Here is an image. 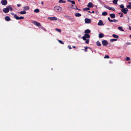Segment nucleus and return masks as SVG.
I'll list each match as a JSON object with an SVG mask.
<instances>
[{
    "mask_svg": "<svg viewBox=\"0 0 131 131\" xmlns=\"http://www.w3.org/2000/svg\"><path fill=\"white\" fill-rule=\"evenodd\" d=\"M13 10V8L10 6H7L6 8H4L3 9V12L5 13H8L9 12V10L11 11Z\"/></svg>",
    "mask_w": 131,
    "mask_h": 131,
    "instance_id": "1",
    "label": "nucleus"
},
{
    "mask_svg": "<svg viewBox=\"0 0 131 131\" xmlns=\"http://www.w3.org/2000/svg\"><path fill=\"white\" fill-rule=\"evenodd\" d=\"M53 10L56 12H60L62 10V8L59 6H56L54 7Z\"/></svg>",
    "mask_w": 131,
    "mask_h": 131,
    "instance_id": "2",
    "label": "nucleus"
},
{
    "mask_svg": "<svg viewBox=\"0 0 131 131\" xmlns=\"http://www.w3.org/2000/svg\"><path fill=\"white\" fill-rule=\"evenodd\" d=\"M86 33L85 34L84 36L82 37L83 39L84 40H85L86 39V38H89L90 37V36L89 35Z\"/></svg>",
    "mask_w": 131,
    "mask_h": 131,
    "instance_id": "3",
    "label": "nucleus"
},
{
    "mask_svg": "<svg viewBox=\"0 0 131 131\" xmlns=\"http://www.w3.org/2000/svg\"><path fill=\"white\" fill-rule=\"evenodd\" d=\"M14 17L17 20H21L22 19H24V17L22 16H21L20 17H19L17 16V15L15 14L14 16Z\"/></svg>",
    "mask_w": 131,
    "mask_h": 131,
    "instance_id": "4",
    "label": "nucleus"
},
{
    "mask_svg": "<svg viewBox=\"0 0 131 131\" xmlns=\"http://www.w3.org/2000/svg\"><path fill=\"white\" fill-rule=\"evenodd\" d=\"M32 23L38 27H41V25L40 23L37 22L36 21H34L32 22Z\"/></svg>",
    "mask_w": 131,
    "mask_h": 131,
    "instance_id": "5",
    "label": "nucleus"
},
{
    "mask_svg": "<svg viewBox=\"0 0 131 131\" xmlns=\"http://www.w3.org/2000/svg\"><path fill=\"white\" fill-rule=\"evenodd\" d=\"M48 19L51 20H57L58 19L55 17H50L48 18Z\"/></svg>",
    "mask_w": 131,
    "mask_h": 131,
    "instance_id": "6",
    "label": "nucleus"
},
{
    "mask_svg": "<svg viewBox=\"0 0 131 131\" xmlns=\"http://www.w3.org/2000/svg\"><path fill=\"white\" fill-rule=\"evenodd\" d=\"M121 11L124 14H126L127 13V12L128 11V10L127 8H125L122 9Z\"/></svg>",
    "mask_w": 131,
    "mask_h": 131,
    "instance_id": "7",
    "label": "nucleus"
},
{
    "mask_svg": "<svg viewBox=\"0 0 131 131\" xmlns=\"http://www.w3.org/2000/svg\"><path fill=\"white\" fill-rule=\"evenodd\" d=\"M102 43L103 45L104 46H106L108 44V42L107 41L105 40H104L102 41Z\"/></svg>",
    "mask_w": 131,
    "mask_h": 131,
    "instance_id": "8",
    "label": "nucleus"
},
{
    "mask_svg": "<svg viewBox=\"0 0 131 131\" xmlns=\"http://www.w3.org/2000/svg\"><path fill=\"white\" fill-rule=\"evenodd\" d=\"M85 22L86 23H90L91 22V20L90 19L86 18L85 19Z\"/></svg>",
    "mask_w": 131,
    "mask_h": 131,
    "instance_id": "9",
    "label": "nucleus"
},
{
    "mask_svg": "<svg viewBox=\"0 0 131 131\" xmlns=\"http://www.w3.org/2000/svg\"><path fill=\"white\" fill-rule=\"evenodd\" d=\"M1 3L3 5H5L7 4V2L6 0H2Z\"/></svg>",
    "mask_w": 131,
    "mask_h": 131,
    "instance_id": "10",
    "label": "nucleus"
},
{
    "mask_svg": "<svg viewBox=\"0 0 131 131\" xmlns=\"http://www.w3.org/2000/svg\"><path fill=\"white\" fill-rule=\"evenodd\" d=\"M104 7L107 9H108L109 10H112L114 11L115 10V9L114 8L110 7L108 6H104Z\"/></svg>",
    "mask_w": 131,
    "mask_h": 131,
    "instance_id": "11",
    "label": "nucleus"
},
{
    "mask_svg": "<svg viewBox=\"0 0 131 131\" xmlns=\"http://www.w3.org/2000/svg\"><path fill=\"white\" fill-rule=\"evenodd\" d=\"M87 6L89 7H93V4L91 2L89 3L87 5Z\"/></svg>",
    "mask_w": 131,
    "mask_h": 131,
    "instance_id": "12",
    "label": "nucleus"
},
{
    "mask_svg": "<svg viewBox=\"0 0 131 131\" xmlns=\"http://www.w3.org/2000/svg\"><path fill=\"white\" fill-rule=\"evenodd\" d=\"M98 25H104L103 22L101 20H100L98 23Z\"/></svg>",
    "mask_w": 131,
    "mask_h": 131,
    "instance_id": "13",
    "label": "nucleus"
},
{
    "mask_svg": "<svg viewBox=\"0 0 131 131\" xmlns=\"http://www.w3.org/2000/svg\"><path fill=\"white\" fill-rule=\"evenodd\" d=\"M5 20L7 21H9L10 20V18L8 16H6L5 17Z\"/></svg>",
    "mask_w": 131,
    "mask_h": 131,
    "instance_id": "14",
    "label": "nucleus"
},
{
    "mask_svg": "<svg viewBox=\"0 0 131 131\" xmlns=\"http://www.w3.org/2000/svg\"><path fill=\"white\" fill-rule=\"evenodd\" d=\"M23 9L25 10H28L29 9V7L28 6H25L23 7Z\"/></svg>",
    "mask_w": 131,
    "mask_h": 131,
    "instance_id": "15",
    "label": "nucleus"
},
{
    "mask_svg": "<svg viewBox=\"0 0 131 131\" xmlns=\"http://www.w3.org/2000/svg\"><path fill=\"white\" fill-rule=\"evenodd\" d=\"M110 16L112 18H115V16L114 14H110Z\"/></svg>",
    "mask_w": 131,
    "mask_h": 131,
    "instance_id": "16",
    "label": "nucleus"
},
{
    "mask_svg": "<svg viewBox=\"0 0 131 131\" xmlns=\"http://www.w3.org/2000/svg\"><path fill=\"white\" fill-rule=\"evenodd\" d=\"M104 35L102 33H100L99 35V37L100 38H101L104 37Z\"/></svg>",
    "mask_w": 131,
    "mask_h": 131,
    "instance_id": "17",
    "label": "nucleus"
},
{
    "mask_svg": "<svg viewBox=\"0 0 131 131\" xmlns=\"http://www.w3.org/2000/svg\"><path fill=\"white\" fill-rule=\"evenodd\" d=\"M75 15L76 17H80L81 16V14L78 13H76L75 14Z\"/></svg>",
    "mask_w": 131,
    "mask_h": 131,
    "instance_id": "18",
    "label": "nucleus"
},
{
    "mask_svg": "<svg viewBox=\"0 0 131 131\" xmlns=\"http://www.w3.org/2000/svg\"><path fill=\"white\" fill-rule=\"evenodd\" d=\"M96 45L97 46H101V45L99 41H98L96 42Z\"/></svg>",
    "mask_w": 131,
    "mask_h": 131,
    "instance_id": "19",
    "label": "nucleus"
},
{
    "mask_svg": "<svg viewBox=\"0 0 131 131\" xmlns=\"http://www.w3.org/2000/svg\"><path fill=\"white\" fill-rule=\"evenodd\" d=\"M20 14H25L26 13V12L25 11L23 10L21 12H20L19 13Z\"/></svg>",
    "mask_w": 131,
    "mask_h": 131,
    "instance_id": "20",
    "label": "nucleus"
},
{
    "mask_svg": "<svg viewBox=\"0 0 131 131\" xmlns=\"http://www.w3.org/2000/svg\"><path fill=\"white\" fill-rule=\"evenodd\" d=\"M107 13L105 12H103L102 13V15L103 16H106V15H107Z\"/></svg>",
    "mask_w": 131,
    "mask_h": 131,
    "instance_id": "21",
    "label": "nucleus"
},
{
    "mask_svg": "<svg viewBox=\"0 0 131 131\" xmlns=\"http://www.w3.org/2000/svg\"><path fill=\"white\" fill-rule=\"evenodd\" d=\"M112 36L114 38H118L119 37L118 36L115 34H113Z\"/></svg>",
    "mask_w": 131,
    "mask_h": 131,
    "instance_id": "22",
    "label": "nucleus"
},
{
    "mask_svg": "<svg viewBox=\"0 0 131 131\" xmlns=\"http://www.w3.org/2000/svg\"><path fill=\"white\" fill-rule=\"evenodd\" d=\"M59 2L60 3H65L66 1H63V0H60L59 1Z\"/></svg>",
    "mask_w": 131,
    "mask_h": 131,
    "instance_id": "23",
    "label": "nucleus"
},
{
    "mask_svg": "<svg viewBox=\"0 0 131 131\" xmlns=\"http://www.w3.org/2000/svg\"><path fill=\"white\" fill-rule=\"evenodd\" d=\"M39 9H36L34 10V12H35L36 13H38L39 12Z\"/></svg>",
    "mask_w": 131,
    "mask_h": 131,
    "instance_id": "24",
    "label": "nucleus"
},
{
    "mask_svg": "<svg viewBox=\"0 0 131 131\" xmlns=\"http://www.w3.org/2000/svg\"><path fill=\"white\" fill-rule=\"evenodd\" d=\"M90 31L88 29H87L85 30V33H90Z\"/></svg>",
    "mask_w": 131,
    "mask_h": 131,
    "instance_id": "25",
    "label": "nucleus"
},
{
    "mask_svg": "<svg viewBox=\"0 0 131 131\" xmlns=\"http://www.w3.org/2000/svg\"><path fill=\"white\" fill-rule=\"evenodd\" d=\"M117 40L116 39H110V41L111 42H112L114 41H116Z\"/></svg>",
    "mask_w": 131,
    "mask_h": 131,
    "instance_id": "26",
    "label": "nucleus"
},
{
    "mask_svg": "<svg viewBox=\"0 0 131 131\" xmlns=\"http://www.w3.org/2000/svg\"><path fill=\"white\" fill-rule=\"evenodd\" d=\"M90 9L89 8H85L83 9V10L84 11H87Z\"/></svg>",
    "mask_w": 131,
    "mask_h": 131,
    "instance_id": "27",
    "label": "nucleus"
},
{
    "mask_svg": "<svg viewBox=\"0 0 131 131\" xmlns=\"http://www.w3.org/2000/svg\"><path fill=\"white\" fill-rule=\"evenodd\" d=\"M55 30L58 32H61V30L60 29L56 28Z\"/></svg>",
    "mask_w": 131,
    "mask_h": 131,
    "instance_id": "28",
    "label": "nucleus"
},
{
    "mask_svg": "<svg viewBox=\"0 0 131 131\" xmlns=\"http://www.w3.org/2000/svg\"><path fill=\"white\" fill-rule=\"evenodd\" d=\"M118 0H114L113 1V3L114 4H117V2Z\"/></svg>",
    "mask_w": 131,
    "mask_h": 131,
    "instance_id": "29",
    "label": "nucleus"
},
{
    "mask_svg": "<svg viewBox=\"0 0 131 131\" xmlns=\"http://www.w3.org/2000/svg\"><path fill=\"white\" fill-rule=\"evenodd\" d=\"M118 29L119 30H121L123 31H124V30L123 29L122 27H118Z\"/></svg>",
    "mask_w": 131,
    "mask_h": 131,
    "instance_id": "30",
    "label": "nucleus"
},
{
    "mask_svg": "<svg viewBox=\"0 0 131 131\" xmlns=\"http://www.w3.org/2000/svg\"><path fill=\"white\" fill-rule=\"evenodd\" d=\"M73 8L75 9H76L78 10H80V9L77 8V7L76 5L74 6V7H73Z\"/></svg>",
    "mask_w": 131,
    "mask_h": 131,
    "instance_id": "31",
    "label": "nucleus"
},
{
    "mask_svg": "<svg viewBox=\"0 0 131 131\" xmlns=\"http://www.w3.org/2000/svg\"><path fill=\"white\" fill-rule=\"evenodd\" d=\"M58 42L61 44H64V43H63L62 41L60 40H58Z\"/></svg>",
    "mask_w": 131,
    "mask_h": 131,
    "instance_id": "32",
    "label": "nucleus"
},
{
    "mask_svg": "<svg viewBox=\"0 0 131 131\" xmlns=\"http://www.w3.org/2000/svg\"><path fill=\"white\" fill-rule=\"evenodd\" d=\"M89 39H88L87 40L86 39L85 43H86L88 44L89 43Z\"/></svg>",
    "mask_w": 131,
    "mask_h": 131,
    "instance_id": "33",
    "label": "nucleus"
},
{
    "mask_svg": "<svg viewBox=\"0 0 131 131\" xmlns=\"http://www.w3.org/2000/svg\"><path fill=\"white\" fill-rule=\"evenodd\" d=\"M104 58L108 59L109 58V57L108 55H106L105 56Z\"/></svg>",
    "mask_w": 131,
    "mask_h": 131,
    "instance_id": "34",
    "label": "nucleus"
},
{
    "mask_svg": "<svg viewBox=\"0 0 131 131\" xmlns=\"http://www.w3.org/2000/svg\"><path fill=\"white\" fill-rule=\"evenodd\" d=\"M127 7L129 9H131V5H129L127 6Z\"/></svg>",
    "mask_w": 131,
    "mask_h": 131,
    "instance_id": "35",
    "label": "nucleus"
},
{
    "mask_svg": "<svg viewBox=\"0 0 131 131\" xmlns=\"http://www.w3.org/2000/svg\"><path fill=\"white\" fill-rule=\"evenodd\" d=\"M89 47H85V49L84 50L85 52H86L87 51V49Z\"/></svg>",
    "mask_w": 131,
    "mask_h": 131,
    "instance_id": "36",
    "label": "nucleus"
},
{
    "mask_svg": "<svg viewBox=\"0 0 131 131\" xmlns=\"http://www.w3.org/2000/svg\"><path fill=\"white\" fill-rule=\"evenodd\" d=\"M120 7L121 8H124V6L123 4H121L120 5Z\"/></svg>",
    "mask_w": 131,
    "mask_h": 131,
    "instance_id": "37",
    "label": "nucleus"
},
{
    "mask_svg": "<svg viewBox=\"0 0 131 131\" xmlns=\"http://www.w3.org/2000/svg\"><path fill=\"white\" fill-rule=\"evenodd\" d=\"M130 60V58L129 57H126V61H129Z\"/></svg>",
    "mask_w": 131,
    "mask_h": 131,
    "instance_id": "38",
    "label": "nucleus"
},
{
    "mask_svg": "<svg viewBox=\"0 0 131 131\" xmlns=\"http://www.w3.org/2000/svg\"><path fill=\"white\" fill-rule=\"evenodd\" d=\"M119 14L121 15L120 16L121 17H122L123 16V14L122 13H120Z\"/></svg>",
    "mask_w": 131,
    "mask_h": 131,
    "instance_id": "39",
    "label": "nucleus"
},
{
    "mask_svg": "<svg viewBox=\"0 0 131 131\" xmlns=\"http://www.w3.org/2000/svg\"><path fill=\"white\" fill-rule=\"evenodd\" d=\"M111 21H110L111 22H115V21H116V20H115V19H114L113 20H111Z\"/></svg>",
    "mask_w": 131,
    "mask_h": 131,
    "instance_id": "40",
    "label": "nucleus"
},
{
    "mask_svg": "<svg viewBox=\"0 0 131 131\" xmlns=\"http://www.w3.org/2000/svg\"><path fill=\"white\" fill-rule=\"evenodd\" d=\"M71 3L74 5L75 4V2L74 1H72L71 2Z\"/></svg>",
    "mask_w": 131,
    "mask_h": 131,
    "instance_id": "41",
    "label": "nucleus"
},
{
    "mask_svg": "<svg viewBox=\"0 0 131 131\" xmlns=\"http://www.w3.org/2000/svg\"><path fill=\"white\" fill-rule=\"evenodd\" d=\"M68 47L69 49H71L72 48L71 47V46H68Z\"/></svg>",
    "mask_w": 131,
    "mask_h": 131,
    "instance_id": "42",
    "label": "nucleus"
},
{
    "mask_svg": "<svg viewBox=\"0 0 131 131\" xmlns=\"http://www.w3.org/2000/svg\"><path fill=\"white\" fill-rule=\"evenodd\" d=\"M108 19L109 20V21L110 22L111 20L110 19V18L109 17H108Z\"/></svg>",
    "mask_w": 131,
    "mask_h": 131,
    "instance_id": "43",
    "label": "nucleus"
},
{
    "mask_svg": "<svg viewBox=\"0 0 131 131\" xmlns=\"http://www.w3.org/2000/svg\"><path fill=\"white\" fill-rule=\"evenodd\" d=\"M21 6V4H18L17 5V6L18 7H19V6Z\"/></svg>",
    "mask_w": 131,
    "mask_h": 131,
    "instance_id": "44",
    "label": "nucleus"
},
{
    "mask_svg": "<svg viewBox=\"0 0 131 131\" xmlns=\"http://www.w3.org/2000/svg\"><path fill=\"white\" fill-rule=\"evenodd\" d=\"M109 63H110L112 64L113 63V62L111 61H110L109 62Z\"/></svg>",
    "mask_w": 131,
    "mask_h": 131,
    "instance_id": "45",
    "label": "nucleus"
},
{
    "mask_svg": "<svg viewBox=\"0 0 131 131\" xmlns=\"http://www.w3.org/2000/svg\"><path fill=\"white\" fill-rule=\"evenodd\" d=\"M67 1L68 2H71V1H71V0H68Z\"/></svg>",
    "mask_w": 131,
    "mask_h": 131,
    "instance_id": "46",
    "label": "nucleus"
},
{
    "mask_svg": "<svg viewBox=\"0 0 131 131\" xmlns=\"http://www.w3.org/2000/svg\"><path fill=\"white\" fill-rule=\"evenodd\" d=\"M75 5H72V8H73V7H74V6Z\"/></svg>",
    "mask_w": 131,
    "mask_h": 131,
    "instance_id": "47",
    "label": "nucleus"
},
{
    "mask_svg": "<svg viewBox=\"0 0 131 131\" xmlns=\"http://www.w3.org/2000/svg\"><path fill=\"white\" fill-rule=\"evenodd\" d=\"M11 14H12L13 15H14V16L15 15L13 13H11Z\"/></svg>",
    "mask_w": 131,
    "mask_h": 131,
    "instance_id": "48",
    "label": "nucleus"
},
{
    "mask_svg": "<svg viewBox=\"0 0 131 131\" xmlns=\"http://www.w3.org/2000/svg\"><path fill=\"white\" fill-rule=\"evenodd\" d=\"M129 29L130 30H131V27H129Z\"/></svg>",
    "mask_w": 131,
    "mask_h": 131,
    "instance_id": "49",
    "label": "nucleus"
},
{
    "mask_svg": "<svg viewBox=\"0 0 131 131\" xmlns=\"http://www.w3.org/2000/svg\"><path fill=\"white\" fill-rule=\"evenodd\" d=\"M88 12L90 13H92L91 12H90V11H88Z\"/></svg>",
    "mask_w": 131,
    "mask_h": 131,
    "instance_id": "50",
    "label": "nucleus"
},
{
    "mask_svg": "<svg viewBox=\"0 0 131 131\" xmlns=\"http://www.w3.org/2000/svg\"><path fill=\"white\" fill-rule=\"evenodd\" d=\"M73 48H76L75 47V46H73Z\"/></svg>",
    "mask_w": 131,
    "mask_h": 131,
    "instance_id": "51",
    "label": "nucleus"
},
{
    "mask_svg": "<svg viewBox=\"0 0 131 131\" xmlns=\"http://www.w3.org/2000/svg\"><path fill=\"white\" fill-rule=\"evenodd\" d=\"M92 13H94V11H93L92 12Z\"/></svg>",
    "mask_w": 131,
    "mask_h": 131,
    "instance_id": "52",
    "label": "nucleus"
},
{
    "mask_svg": "<svg viewBox=\"0 0 131 131\" xmlns=\"http://www.w3.org/2000/svg\"><path fill=\"white\" fill-rule=\"evenodd\" d=\"M41 3L42 4H43V2H41Z\"/></svg>",
    "mask_w": 131,
    "mask_h": 131,
    "instance_id": "53",
    "label": "nucleus"
},
{
    "mask_svg": "<svg viewBox=\"0 0 131 131\" xmlns=\"http://www.w3.org/2000/svg\"><path fill=\"white\" fill-rule=\"evenodd\" d=\"M129 4H131V2H129Z\"/></svg>",
    "mask_w": 131,
    "mask_h": 131,
    "instance_id": "54",
    "label": "nucleus"
},
{
    "mask_svg": "<svg viewBox=\"0 0 131 131\" xmlns=\"http://www.w3.org/2000/svg\"><path fill=\"white\" fill-rule=\"evenodd\" d=\"M115 20H116L115 22H117V20L115 19Z\"/></svg>",
    "mask_w": 131,
    "mask_h": 131,
    "instance_id": "55",
    "label": "nucleus"
},
{
    "mask_svg": "<svg viewBox=\"0 0 131 131\" xmlns=\"http://www.w3.org/2000/svg\"><path fill=\"white\" fill-rule=\"evenodd\" d=\"M129 37L130 38H131V35H130V36H129Z\"/></svg>",
    "mask_w": 131,
    "mask_h": 131,
    "instance_id": "56",
    "label": "nucleus"
},
{
    "mask_svg": "<svg viewBox=\"0 0 131 131\" xmlns=\"http://www.w3.org/2000/svg\"><path fill=\"white\" fill-rule=\"evenodd\" d=\"M128 63H130V62H128Z\"/></svg>",
    "mask_w": 131,
    "mask_h": 131,
    "instance_id": "57",
    "label": "nucleus"
},
{
    "mask_svg": "<svg viewBox=\"0 0 131 131\" xmlns=\"http://www.w3.org/2000/svg\"><path fill=\"white\" fill-rule=\"evenodd\" d=\"M79 1L80 0H78Z\"/></svg>",
    "mask_w": 131,
    "mask_h": 131,
    "instance_id": "58",
    "label": "nucleus"
}]
</instances>
